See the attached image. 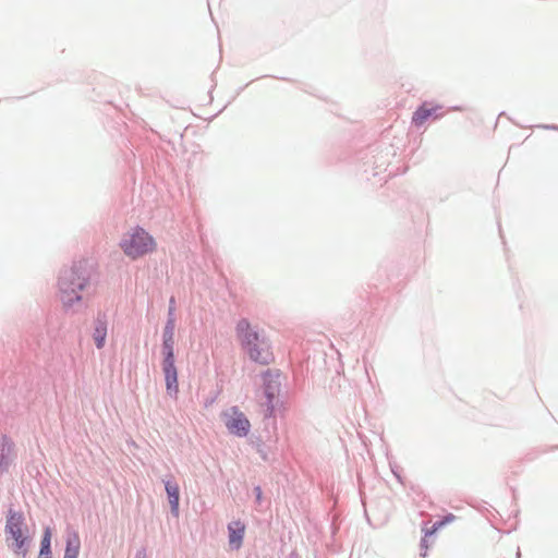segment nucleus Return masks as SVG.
I'll return each instance as SVG.
<instances>
[{
    "label": "nucleus",
    "mask_w": 558,
    "mask_h": 558,
    "mask_svg": "<svg viewBox=\"0 0 558 558\" xmlns=\"http://www.w3.org/2000/svg\"><path fill=\"white\" fill-rule=\"evenodd\" d=\"M236 333L242 349L252 361L263 365L272 361L271 345L264 330L252 326L247 319H241L236 325Z\"/></svg>",
    "instance_id": "f257e3e1"
},
{
    "label": "nucleus",
    "mask_w": 558,
    "mask_h": 558,
    "mask_svg": "<svg viewBox=\"0 0 558 558\" xmlns=\"http://www.w3.org/2000/svg\"><path fill=\"white\" fill-rule=\"evenodd\" d=\"M92 267L86 262H78L64 270L60 277V300L64 306H71L81 300V291L87 286Z\"/></svg>",
    "instance_id": "f03ea898"
},
{
    "label": "nucleus",
    "mask_w": 558,
    "mask_h": 558,
    "mask_svg": "<svg viewBox=\"0 0 558 558\" xmlns=\"http://www.w3.org/2000/svg\"><path fill=\"white\" fill-rule=\"evenodd\" d=\"M174 325L169 320L163 330L162 352L165 355L162 371L165 374L166 388L171 397H177L179 392L178 372L174 365Z\"/></svg>",
    "instance_id": "7ed1b4c3"
},
{
    "label": "nucleus",
    "mask_w": 558,
    "mask_h": 558,
    "mask_svg": "<svg viewBox=\"0 0 558 558\" xmlns=\"http://www.w3.org/2000/svg\"><path fill=\"white\" fill-rule=\"evenodd\" d=\"M120 247L126 256L137 259L154 252L156 250V242L143 228H134L123 235Z\"/></svg>",
    "instance_id": "20e7f679"
},
{
    "label": "nucleus",
    "mask_w": 558,
    "mask_h": 558,
    "mask_svg": "<svg viewBox=\"0 0 558 558\" xmlns=\"http://www.w3.org/2000/svg\"><path fill=\"white\" fill-rule=\"evenodd\" d=\"M5 534L8 539H12L13 543L11 545L12 549L16 554H22L25 556L26 549L25 544L27 542V536L24 533V518L21 513L15 511H10L5 522Z\"/></svg>",
    "instance_id": "39448f33"
},
{
    "label": "nucleus",
    "mask_w": 558,
    "mask_h": 558,
    "mask_svg": "<svg viewBox=\"0 0 558 558\" xmlns=\"http://www.w3.org/2000/svg\"><path fill=\"white\" fill-rule=\"evenodd\" d=\"M225 424L231 434L239 437L246 436L251 426L245 415L235 408L225 413Z\"/></svg>",
    "instance_id": "423d86ee"
},
{
    "label": "nucleus",
    "mask_w": 558,
    "mask_h": 558,
    "mask_svg": "<svg viewBox=\"0 0 558 558\" xmlns=\"http://www.w3.org/2000/svg\"><path fill=\"white\" fill-rule=\"evenodd\" d=\"M441 108L442 107L438 104L425 101L414 111L412 122L415 125L421 126L429 118L438 119L441 117V114L438 113Z\"/></svg>",
    "instance_id": "0eeeda50"
},
{
    "label": "nucleus",
    "mask_w": 558,
    "mask_h": 558,
    "mask_svg": "<svg viewBox=\"0 0 558 558\" xmlns=\"http://www.w3.org/2000/svg\"><path fill=\"white\" fill-rule=\"evenodd\" d=\"M228 531L230 546L239 549L243 542L245 525L241 521H233L228 525Z\"/></svg>",
    "instance_id": "6e6552de"
},
{
    "label": "nucleus",
    "mask_w": 558,
    "mask_h": 558,
    "mask_svg": "<svg viewBox=\"0 0 558 558\" xmlns=\"http://www.w3.org/2000/svg\"><path fill=\"white\" fill-rule=\"evenodd\" d=\"M81 549V539L77 532L68 535L63 558H77Z\"/></svg>",
    "instance_id": "1a4fd4ad"
},
{
    "label": "nucleus",
    "mask_w": 558,
    "mask_h": 558,
    "mask_svg": "<svg viewBox=\"0 0 558 558\" xmlns=\"http://www.w3.org/2000/svg\"><path fill=\"white\" fill-rule=\"evenodd\" d=\"M166 492L168 495L169 504L171 506L172 513L178 517L179 514V500H180V489L178 484L175 483H166Z\"/></svg>",
    "instance_id": "9d476101"
},
{
    "label": "nucleus",
    "mask_w": 558,
    "mask_h": 558,
    "mask_svg": "<svg viewBox=\"0 0 558 558\" xmlns=\"http://www.w3.org/2000/svg\"><path fill=\"white\" fill-rule=\"evenodd\" d=\"M106 338L107 324L102 320H98L93 332V339L95 341L97 349H102L105 347Z\"/></svg>",
    "instance_id": "9b49d317"
},
{
    "label": "nucleus",
    "mask_w": 558,
    "mask_h": 558,
    "mask_svg": "<svg viewBox=\"0 0 558 558\" xmlns=\"http://www.w3.org/2000/svg\"><path fill=\"white\" fill-rule=\"evenodd\" d=\"M456 520V517L451 513L447 514L442 520L434 523V525L430 527V529H426L424 531V534H425V537L423 539V542H425L426 537L433 535L434 533H436L439 529H441L444 525L448 524V523H451Z\"/></svg>",
    "instance_id": "f8f14e48"
},
{
    "label": "nucleus",
    "mask_w": 558,
    "mask_h": 558,
    "mask_svg": "<svg viewBox=\"0 0 558 558\" xmlns=\"http://www.w3.org/2000/svg\"><path fill=\"white\" fill-rule=\"evenodd\" d=\"M50 539H51V531L49 527L46 529L43 541H41V548H40V555H50Z\"/></svg>",
    "instance_id": "ddd939ff"
},
{
    "label": "nucleus",
    "mask_w": 558,
    "mask_h": 558,
    "mask_svg": "<svg viewBox=\"0 0 558 558\" xmlns=\"http://www.w3.org/2000/svg\"><path fill=\"white\" fill-rule=\"evenodd\" d=\"M12 448H13V444L12 442L3 441V444H2V451H7L8 453H10L12 451Z\"/></svg>",
    "instance_id": "4468645a"
},
{
    "label": "nucleus",
    "mask_w": 558,
    "mask_h": 558,
    "mask_svg": "<svg viewBox=\"0 0 558 558\" xmlns=\"http://www.w3.org/2000/svg\"><path fill=\"white\" fill-rule=\"evenodd\" d=\"M137 558H146L145 554H141L137 556Z\"/></svg>",
    "instance_id": "2eb2a0df"
}]
</instances>
